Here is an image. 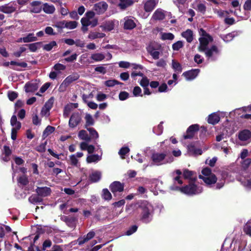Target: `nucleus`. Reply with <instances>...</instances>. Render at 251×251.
I'll return each mask as SVG.
<instances>
[{"mask_svg":"<svg viewBox=\"0 0 251 251\" xmlns=\"http://www.w3.org/2000/svg\"><path fill=\"white\" fill-rule=\"evenodd\" d=\"M7 95L9 99L11 101H13L18 97V93L14 91H8Z\"/></svg>","mask_w":251,"mask_h":251,"instance_id":"obj_54","label":"nucleus"},{"mask_svg":"<svg viewBox=\"0 0 251 251\" xmlns=\"http://www.w3.org/2000/svg\"><path fill=\"white\" fill-rule=\"evenodd\" d=\"M161 39L163 40H172L174 39V35L171 33H161Z\"/></svg>","mask_w":251,"mask_h":251,"instance_id":"obj_40","label":"nucleus"},{"mask_svg":"<svg viewBox=\"0 0 251 251\" xmlns=\"http://www.w3.org/2000/svg\"><path fill=\"white\" fill-rule=\"evenodd\" d=\"M53 68L56 71H63L66 69V66L62 64L57 63L53 66Z\"/></svg>","mask_w":251,"mask_h":251,"instance_id":"obj_60","label":"nucleus"},{"mask_svg":"<svg viewBox=\"0 0 251 251\" xmlns=\"http://www.w3.org/2000/svg\"><path fill=\"white\" fill-rule=\"evenodd\" d=\"M53 103V98L50 99L45 103L44 106H43L45 108L47 109V110H50L52 108Z\"/></svg>","mask_w":251,"mask_h":251,"instance_id":"obj_53","label":"nucleus"},{"mask_svg":"<svg viewBox=\"0 0 251 251\" xmlns=\"http://www.w3.org/2000/svg\"><path fill=\"white\" fill-rule=\"evenodd\" d=\"M70 161L71 165L74 166H77L78 163V159L75 154H73L70 156Z\"/></svg>","mask_w":251,"mask_h":251,"instance_id":"obj_52","label":"nucleus"},{"mask_svg":"<svg viewBox=\"0 0 251 251\" xmlns=\"http://www.w3.org/2000/svg\"><path fill=\"white\" fill-rule=\"evenodd\" d=\"M181 35L185 38L188 43H191L193 40V34L192 30L187 29L181 33Z\"/></svg>","mask_w":251,"mask_h":251,"instance_id":"obj_26","label":"nucleus"},{"mask_svg":"<svg viewBox=\"0 0 251 251\" xmlns=\"http://www.w3.org/2000/svg\"><path fill=\"white\" fill-rule=\"evenodd\" d=\"M87 130L89 132L90 137L91 139H97L99 137L98 133L93 127H89L87 128Z\"/></svg>","mask_w":251,"mask_h":251,"instance_id":"obj_42","label":"nucleus"},{"mask_svg":"<svg viewBox=\"0 0 251 251\" xmlns=\"http://www.w3.org/2000/svg\"><path fill=\"white\" fill-rule=\"evenodd\" d=\"M199 72V69H192L183 73L182 75L185 76L187 80H192L196 77Z\"/></svg>","mask_w":251,"mask_h":251,"instance_id":"obj_16","label":"nucleus"},{"mask_svg":"<svg viewBox=\"0 0 251 251\" xmlns=\"http://www.w3.org/2000/svg\"><path fill=\"white\" fill-rule=\"evenodd\" d=\"M43 10L47 14H52L55 10V8L52 4H49L48 3H45L43 5Z\"/></svg>","mask_w":251,"mask_h":251,"instance_id":"obj_21","label":"nucleus"},{"mask_svg":"<svg viewBox=\"0 0 251 251\" xmlns=\"http://www.w3.org/2000/svg\"><path fill=\"white\" fill-rule=\"evenodd\" d=\"M171 189L174 190H179L182 192L189 195H197L202 191L201 186H197L194 184H190L182 188L173 185L171 186Z\"/></svg>","mask_w":251,"mask_h":251,"instance_id":"obj_2","label":"nucleus"},{"mask_svg":"<svg viewBox=\"0 0 251 251\" xmlns=\"http://www.w3.org/2000/svg\"><path fill=\"white\" fill-rule=\"evenodd\" d=\"M105 55L101 53H93L91 56V59L95 61H101L105 58Z\"/></svg>","mask_w":251,"mask_h":251,"instance_id":"obj_33","label":"nucleus"},{"mask_svg":"<svg viewBox=\"0 0 251 251\" xmlns=\"http://www.w3.org/2000/svg\"><path fill=\"white\" fill-rule=\"evenodd\" d=\"M101 159L100 156L97 154L90 155L87 156L86 161L88 163L97 162Z\"/></svg>","mask_w":251,"mask_h":251,"instance_id":"obj_35","label":"nucleus"},{"mask_svg":"<svg viewBox=\"0 0 251 251\" xmlns=\"http://www.w3.org/2000/svg\"><path fill=\"white\" fill-rule=\"evenodd\" d=\"M105 84L106 86L108 87H112L115 85L116 84H121L123 85V83L122 82H120L116 80H108L105 81Z\"/></svg>","mask_w":251,"mask_h":251,"instance_id":"obj_46","label":"nucleus"},{"mask_svg":"<svg viewBox=\"0 0 251 251\" xmlns=\"http://www.w3.org/2000/svg\"><path fill=\"white\" fill-rule=\"evenodd\" d=\"M199 126L198 124H195L190 126L187 129L186 134L184 135V138L191 139L192 138L195 133L199 130Z\"/></svg>","mask_w":251,"mask_h":251,"instance_id":"obj_13","label":"nucleus"},{"mask_svg":"<svg viewBox=\"0 0 251 251\" xmlns=\"http://www.w3.org/2000/svg\"><path fill=\"white\" fill-rule=\"evenodd\" d=\"M10 65L12 66H19L21 68H26L27 66V64L26 63L22 62H18L16 61H11L10 62Z\"/></svg>","mask_w":251,"mask_h":251,"instance_id":"obj_50","label":"nucleus"},{"mask_svg":"<svg viewBox=\"0 0 251 251\" xmlns=\"http://www.w3.org/2000/svg\"><path fill=\"white\" fill-rule=\"evenodd\" d=\"M16 10V8L12 4H5L0 6V12L6 14H11Z\"/></svg>","mask_w":251,"mask_h":251,"instance_id":"obj_17","label":"nucleus"},{"mask_svg":"<svg viewBox=\"0 0 251 251\" xmlns=\"http://www.w3.org/2000/svg\"><path fill=\"white\" fill-rule=\"evenodd\" d=\"M54 130L55 128L54 127L48 126L44 130L43 133V136L44 138L47 137L48 135L52 133L54 131Z\"/></svg>","mask_w":251,"mask_h":251,"instance_id":"obj_39","label":"nucleus"},{"mask_svg":"<svg viewBox=\"0 0 251 251\" xmlns=\"http://www.w3.org/2000/svg\"><path fill=\"white\" fill-rule=\"evenodd\" d=\"M26 50V48L24 47H20L19 50L14 52V55L16 57H19L21 56V54Z\"/></svg>","mask_w":251,"mask_h":251,"instance_id":"obj_59","label":"nucleus"},{"mask_svg":"<svg viewBox=\"0 0 251 251\" xmlns=\"http://www.w3.org/2000/svg\"><path fill=\"white\" fill-rule=\"evenodd\" d=\"M124 185L119 181H114L112 183L109 188L113 194L116 196L117 192H122L124 190Z\"/></svg>","mask_w":251,"mask_h":251,"instance_id":"obj_11","label":"nucleus"},{"mask_svg":"<svg viewBox=\"0 0 251 251\" xmlns=\"http://www.w3.org/2000/svg\"><path fill=\"white\" fill-rule=\"evenodd\" d=\"M100 27L104 31H111L114 28V22L112 21H107L100 25Z\"/></svg>","mask_w":251,"mask_h":251,"instance_id":"obj_27","label":"nucleus"},{"mask_svg":"<svg viewBox=\"0 0 251 251\" xmlns=\"http://www.w3.org/2000/svg\"><path fill=\"white\" fill-rule=\"evenodd\" d=\"M129 151V149L127 147H123L119 151V154L120 155L121 157L124 159L125 158L124 156Z\"/></svg>","mask_w":251,"mask_h":251,"instance_id":"obj_51","label":"nucleus"},{"mask_svg":"<svg viewBox=\"0 0 251 251\" xmlns=\"http://www.w3.org/2000/svg\"><path fill=\"white\" fill-rule=\"evenodd\" d=\"M142 208L141 220L145 223H149L151 220V206L150 204H148L144 206H142Z\"/></svg>","mask_w":251,"mask_h":251,"instance_id":"obj_5","label":"nucleus"},{"mask_svg":"<svg viewBox=\"0 0 251 251\" xmlns=\"http://www.w3.org/2000/svg\"><path fill=\"white\" fill-rule=\"evenodd\" d=\"M194 61L197 64H200L203 62V58H202L201 55L197 54L195 55Z\"/></svg>","mask_w":251,"mask_h":251,"instance_id":"obj_63","label":"nucleus"},{"mask_svg":"<svg viewBox=\"0 0 251 251\" xmlns=\"http://www.w3.org/2000/svg\"><path fill=\"white\" fill-rule=\"evenodd\" d=\"M36 192L39 196L45 197L50 194L51 190L50 188L47 187H38L36 189Z\"/></svg>","mask_w":251,"mask_h":251,"instance_id":"obj_18","label":"nucleus"},{"mask_svg":"<svg viewBox=\"0 0 251 251\" xmlns=\"http://www.w3.org/2000/svg\"><path fill=\"white\" fill-rule=\"evenodd\" d=\"M172 68L175 70V71L178 73L182 72V67L180 64L175 60H172Z\"/></svg>","mask_w":251,"mask_h":251,"instance_id":"obj_44","label":"nucleus"},{"mask_svg":"<svg viewBox=\"0 0 251 251\" xmlns=\"http://www.w3.org/2000/svg\"><path fill=\"white\" fill-rule=\"evenodd\" d=\"M105 36L103 33L98 32H90L89 34L88 37L91 40H94L97 38H102Z\"/></svg>","mask_w":251,"mask_h":251,"instance_id":"obj_28","label":"nucleus"},{"mask_svg":"<svg viewBox=\"0 0 251 251\" xmlns=\"http://www.w3.org/2000/svg\"><path fill=\"white\" fill-rule=\"evenodd\" d=\"M183 46V43L181 41H178L172 45V48L174 50H178L180 48Z\"/></svg>","mask_w":251,"mask_h":251,"instance_id":"obj_49","label":"nucleus"},{"mask_svg":"<svg viewBox=\"0 0 251 251\" xmlns=\"http://www.w3.org/2000/svg\"><path fill=\"white\" fill-rule=\"evenodd\" d=\"M165 17L164 13L160 9H157L152 15V18L155 20H162Z\"/></svg>","mask_w":251,"mask_h":251,"instance_id":"obj_22","label":"nucleus"},{"mask_svg":"<svg viewBox=\"0 0 251 251\" xmlns=\"http://www.w3.org/2000/svg\"><path fill=\"white\" fill-rule=\"evenodd\" d=\"M101 173L99 171L93 172L90 175V179L92 182H96L99 181L101 178Z\"/></svg>","mask_w":251,"mask_h":251,"instance_id":"obj_25","label":"nucleus"},{"mask_svg":"<svg viewBox=\"0 0 251 251\" xmlns=\"http://www.w3.org/2000/svg\"><path fill=\"white\" fill-rule=\"evenodd\" d=\"M79 77L78 73H73L68 76L61 84L59 89L62 91H64L71 83L77 80Z\"/></svg>","mask_w":251,"mask_h":251,"instance_id":"obj_6","label":"nucleus"},{"mask_svg":"<svg viewBox=\"0 0 251 251\" xmlns=\"http://www.w3.org/2000/svg\"><path fill=\"white\" fill-rule=\"evenodd\" d=\"M12 153L9 147L7 146H3V154L6 156H10Z\"/></svg>","mask_w":251,"mask_h":251,"instance_id":"obj_62","label":"nucleus"},{"mask_svg":"<svg viewBox=\"0 0 251 251\" xmlns=\"http://www.w3.org/2000/svg\"><path fill=\"white\" fill-rule=\"evenodd\" d=\"M78 136L80 139L85 140L87 142H89L91 140V137L88 135L87 131L85 130H80Z\"/></svg>","mask_w":251,"mask_h":251,"instance_id":"obj_30","label":"nucleus"},{"mask_svg":"<svg viewBox=\"0 0 251 251\" xmlns=\"http://www.w3.org/2000/svg\"><path fill=\"white\" fill-rule=\"evenodd\" d=\"M28 201L30 203H37L42 201V199L39 195H33L28 198Z\"/></svg>","mask_w":251,"mask_h":251,"instance_id":"obj_38","label":"nucleus"},{"mask_svg":"<svg viewBox=\"0 0 251 251\" xmlns=\"http://www.w3.org/2000/svg\"><path fill=\"white\" fill-rule=\"evenodd\" d=\"M167 155V154L166 153L155 152L152 153L151 156L152 163H151V165H160L165 163L164 161Z\"/></svg>","mask_w":251,"mask_h":251,"instance_id":"obj_7","label":"nucleus"},{"mask_svg":"<svg viewBox=\"0 0 251 251\" xmlns=\"http://www.w3.org/2000/svg\"><path fill=\"white\" fill-rule=\"evenodd\" d=\"M238 138L243 142V145H246L251 141V132L247 129L243 130L239 133Z\"/></svg>","mask_w":251,"mask_h":251,"instance_id":"obj_8","label":"nucleus"},{"mask_svg":"<svg viewBox=\"0 0 251 251\" xmlns=\"http://www.w3.org/2000/svg\"><path fill=\"white\" fill-rule=\"evenodd\" d=\"M112 197L111 194L107 189L105 188L102 190V198L104 200L109 201L111 200Z\"/></svg>","mask_w":251,"mask_h":251,"instance_id":"obj_37","label":"nucleus"},{"mask_svg":"<svg viewBox=\"0 0 251 251\" xmlns=\"http://www.w3.org/2000/svg\"><path fill=\"white\" fill-rule=\"evenodd\" d=\"M243 8L245 10H251V0H247L244 4Z\"/></svg>","mask_w":251,"mask_h":251,"instance_id":"obj_64","label":"nucleus"},{"mask_svg":"<svg viewBox=\"0 0 251 251\" xmlns=\"http://www.w3.org/2000/svg\"><path fill=\"white\" fill-rule=\"evenodd\" d=\"M81 120V116L79 113H75L70 117L69 125L70 127L74 128L76 126Z\"/></svg>","mask_w":251,"mask_h":251,"instance_id":"obj_12","label":"nucleus"},{"mask_svg":"<svg viewBox=\"0 0 251 251\" xmlns=\"http://www.w3.org/2000/svg\"><path fill=\"white\" fill-rule=\"evenodd\" d=\"M189 152L194 155H201L202 153L201 149L196 148L193 145H190L188 146Z\"/></svg>","mask_w":251,"mask_h":251,"instance_id":"obj_32","label":"nucleus"},{"mask_svg":"<svg viewBox=\"0 0 251 251\" xmlns=\"http://www.w3.org/2000/svg\"><path fill=\"white\" fill-rule=\"evenodd\" d=\"M95 13L93 11H88L85 14V16L81 18V21L86 25H91L92 27L96 26L98 24V20L94 18Z\"/></svg>","mask_w":251,"mask_h":251,"instance_id":"obj_4","label":"nucleus"},{"mask_svg":"<svg viewBox=\"0 0 251 251\" xmlns=\"http://www.w3.org/2000/svg\"><path fill=\"white\" fill-rule=\"evenodd\" d=\"M244 230L247 234L251 236V219L246 224Z\"/></svg>","mask_w":251,"mask_h":251,"instance_id":"obj_47","label":"nucleus"},{"mask_svg":"<svg viewBox=\"0 0 251 251\" xmlns=\"http://www.w3.org/2000/svg\"><path fill=\"white\" fill-rule=\"evenodd\" d=\"M41 42H36L28 45L29 49L31 51L35 52L38 49H39L42 45Z\"/></svg>","mask_w":251,"mask_h":251,"instance_id":"obj_36","label":"nucleus"},{"mask_svg":"<svg viewBox=\"0 0 251 251\" xmlns=\"http://www.w3.org/2000/svg\"><path fill=\"white\" fill-rule=\"evenodd\" d=\"M140 84L143 88L147 87L150 84L149 79L146 76L143 77Z\"/></svg>","mask_w":251,"mask_h":251,"instance_id":"obj_55","label":"nucleus"},{"mask_svg":"<svg viewBox=\"0 0 251 251\" xmlns=\"http://www.w3.org/2000/svg\"><path fill=\"white\" fill-rule=\"evenodd\" d=\"M129 96V94L125 91L121 92L119 95V99L121 100H126Z\"/></svg>","mask_w":251,"mask_h":251,"instance_id":"obj_61","label":"nucleus"},{"mask_svg":"<svg viewBox=\"0 0 251 251\" xmlns=\"http://www.w3.org/2000/svg\"><path fill=\"white\" fill-rule=\"evenodd\" d=\"M85 120L86 121L85 128H86V129L87 128H89L88 126H93L94 124V120L92 116L89 114H87L86 115L85 117Z\"/></svg>","mask_w":251,"mask_h":251,"instance_id":"obj_31","label":"nucleus"},{"mask_svg":"<svg viewBox=\"0 0 251 251\" xmlns=\"http://www.w3.org/2000/svg\"><path fill=\"white\" fill-rule=\"evenodd\" d=\"M57 44L55 41H53L50 43L44 45L43 49L47 51H50L53 47L56 46Z\"/></svg>","mask_w":251,"mask_h":251,"instance_id":"obj_48","label":"nucleus"},{"mask_svg":"<svg viewBox=\"0 0 251 251\" xmlns=\"http://www.w3.org/2000/svg\"><path fill=\"white\" fill-rule=\"evenodd\" d=\"M236 35H237V33L236 32H232L224 36L223 39L225 42H228L231 41Z\"/></svg>","mask_w":251,"mask_h":251,"instance_id":"obj_43","label":"nucleus"},{"mask_svg":"<svg viewBox=\"0 0 251 251\" xmlns=\"http://www.w3.org/2000/svg\"><path fill=\"white\" fill-rule=\"evenodd\" d=\"M38 85L36 82H28L25 86L26 92H33L36 91L38 88Z\"/></svg>","mask_w":251,"mask_h":251,"instance_id":"obj_20","label":"nucleus"},{"mask_svg":"<svg viewBox=\"0 0 251 251\" xmlns=\"http://www.w3.org/2000/svg\"><path fill=\"white\" fill-rule=\"evenodd\" d=\"M220 121V117L217 113H214L210 115L208 117V123L212 125H215Z\"/></svg>","mask_w":251,"mask_h":251,"instance_id":"obj_23","label":"nucleus"},{"mask_svg":"<svg viewBox=\"0 0 251 251\" xmlns=\"http://www.w3.org/2000/svg\"><path fill=\"white\" fill-rule=\"evenodd\" d=\"M78 25V23L76 21H67L65 24L66 28L69 29L75 28Z\"/></svg>","mask_w":251,"mask_h":251,"instance_id":"obj_41","label":"nucleus"},{"mask_svg":"<svg viewBox=\"0 0 251 251\" xmlns=\"http://www.w3.org/2000/svg\"><path fill=\"white\" fill-rule=\"evenodd\" d=\"M24 43H28L36 41L38 39L33 33L28 34L26 36L23 37Z\"/></svg>","mask_w":251,"mask_h":251,"instance_id":"obj_29","label":"nucleus"},{"mask_svg":"<svg viewBox=\"0 0 251 251\" xmlns=\"http://www.w3.org/2000/svg\"><path fill=\"white\" fill-rule=\"evenodd\" d=\"M124 28L127 30H131L136 26L134 22V18L133 17L127 16L124 18L123 20Z\"/></svg>","mask_w":251,"mask_h":251,"instance_id":"obj_10","label":"nucleus"},{"mask_svg":"<svg viewBox=\"0 0 251 251\" xmlns=\"http://www.w3.org/2000/svg\"><path fill=\"white\" fill-rule=\"evenodd\" d=\"M42 2L40 1H34L31 3V8L30 11L31 13H40L42 10L41 6Z\"/></svg>","mask_w":251,"mask_h":251,"instance_id":"obj_19","label":"nucleus"},{"mask_svg":"<svg viewBox=\"0 0 251 251\" xmlns=\"http://www.w3.org/2000/svg\"><path fill=\"white\" fill-rule=\"evenodd\" d=\"M61 42H64L69 46L75 45V40L71 38H64L60 40Z\"/></svg>","mask_w":251,"mask_h":251,"instance_id":"obj_57","label":"nucleus"},{"mask_svg":"<svg viewBox=\"0 0 251 251\" xmlns=\"http://www.w3.org/2000/svg\"><path fill=\"white\" fill-rule=\"evenodd\" d=\"M108 4L105 1H100L94 5L93 10L98 14H102L104 13L107 9Z\"/></svg>","mask_w":251,"mask_h":251,"instance_id":"obj_9","label":"nucleus"},{"mask_svg":"<svg viewBox=\"0 0 251 251\" xmlns=\"http://www.w3.org/2000/svg\"><path fill=\"white\" fill-rule=\"evenodd\" d=\"M193 174V172L192 171H189L188 169H185L183 171V175L184 178H191Z\"/></svg>","mask_w":251,"mask_h":251,"instance_id":"obj_58","label":"nucleus"},{"mask_svg":"<svg viewBox=\"0 0 251 251\" xmlns=\"http://www.w3.org/2000/svg\"><path fill=\"white\" fill-rule=\"evenodd\" d=\"M159 0H148L144 4V10L147 12L152 11L158 3Z\"/></svg>","mask_w":251,"mask_h":251,"instance_id":"obj_15","label":"nucleus"},{"mask_svg":"<svg viewBox=\"0 0 251 251\" xmlns=\"http://www.w3.org/2000/svg\"><path fill=\"white\" fill-rule=\"evenodd\" d=\"M133 2L132 0H119L118 6L122 9L125 10L128 6L131 5Z\"/></svg>","mask_w":251,"mask_h":251,"instance_id":"obj_24","label":"nucleus"},{"mask_svg":"<svg viewBox=\"0 0 251 251\" xmlns=\"http://www.w3.org/2000/svg\"><path fill=\"white\" fill-rule=\"evenodd\" d=\"M199 178L207 185L214 184L216 182L217 178L216 176L211 173L210 168L206 167L201 171V175L199 176Z\"/></svg>","mask_w":251,"mask_h":251,"instance_id":"obj_3","label":"nucleus"},{"mask_svg":"<svg viewBox=\"0 0 251 251\" xmlns=\"http://www.w3.org/2000/svg\"><path fill=\"white\" fill-rule=\"evenodd\" d=\"M199 33L201 37L199 38L200 45L198 50L201 52H204L205 55L208 58L218 54V49L216 46H212L208 48V45L212 42L213 38L207 34L204 30L201 28Z\"/></svg>","mask_w":251,"mask_h":251,"instance_id":"obj_1","label":"nucleus"},{"mask_svg":"<svg viewBox=\"0 0 251 251\" xmlns=\"http://www.w3.org/2000/svg\"><path fill=\"white\" fill-rule=\"evenodd\" d=\"M226 123H224L223 124V126L224 127L222 131V134L221 133V140L223 136H226L229 134H230L232 132V129L231 126V122L226 120Z\"/></svg>","mask_w":251,"mask_h":251,"instance_id":"obj_14","label":"nucleus"},{"mask_svg":"<svg viewBox=\"0 0 251 251\" xmlns=\"http://www.w3.org/2000/svg\"><path fill=\"white\" fill-rule=\"evenodd\" d=\"M47 145V141L41 144L40 145L36 147V151L40 152H43L46 151V146Z\"/></svg>","mask_w":251,"mask_h":251,"instance_id":"obj_56","label":"nucleus"},{"mask_svg":"<svg viewBox=\"0 0 251 251\" xmlns=\"http://www.w3.org/2000/svg\"><path fill=\"white\" fill-rule=\"evenodd\" d=\"M18 182L23 185H26L28 182V179L26 176L23 175L19 177L18 179Z\"/></svg>","mask_w":251,"mask_h":251,"instance_id":"obj_45","label":"nucleus"},{"mask_svg":"<svg viewBox=\"0 0 251 251\" xmlns=\"http://www.w3.org/2000/svg\"><path fill=\"white\" fill-rule=\"evenodd\" d=\"M240 181L247 189H251V178H249L245 176L244 179L241 178Z\"/></svg>","mask_w":251,"mask_h":251,"instance_id":"obj_34","label":"nucleus"}]
</instances>
